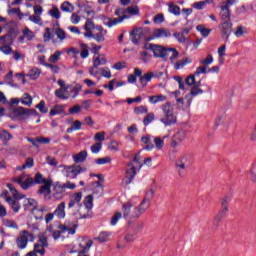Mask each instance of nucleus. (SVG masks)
<instances>
[{
    "mask_svg": "<svg viewBox=\"0 0 256 256\" xmlns=\"http://www.w3.org/2000/svg\"><path fill=\"white\" fill-rule=\"evenodd\" d=\"M143 157H141V153L138 152L131 162L127 164L126 168V185H131L133 183V179H135V175H137V171H141V168L143 167V163H141V160Z\"/></svg>",
    "mask_w": 256,
    "mask_h": 256,
    "instance_id": "f257e3e1",
    "label": "nucleus"
},
{
    "mask_svg": "<svg viewBox=\"0 0 256 256\" xmlns=\"http://www.w3.org/2000/svg\"><path fill=\"white\" fill-rule=\"evenodd\" d=\"M161 110L163 116L160 118V122L163 123L165 127H171V125H175L177 123V114H175V110L173 109L171 102L162 104Z\"/></svg>",
    "mask_w": 256,
    "mask_h": 256,
    "instance_id": "f03ea898",
    "label": "nucleus"
},
{
    "mask_svg": "<svg viewBox=\"0 0 256 256\" xmlns=\"http://www.w3.org/2000/svg\"><path fill=\"white\" fill-rule=\"evenodd\" d=\"M154 195H155V191L153 189H149L146 192L145 197L142 200V202L140 203V205L133 209L132 217H141V215H143V213L146 212L148 207H150L151 201H152Z\"/></svg>",
    "mask_w": 256,
    "mask_h": 256,
    "instance_id": "7ed1b4c3",
    "label": "nucleus"
},
{
    "mask_svg": "<svg viewBox=\"0 0 256 256\" xmlns=\"http://www.w3.org/2000/svg\"><path fill=\"white\" fill-rule=\"evenodd\" d=\"M7 187L8 189H10V193H12V196L14 197V199L8 196L5 198V201L6 203H9L14 213H19V209H21V204L19 203V201H17V199H24L25 195L19 193V191H17V189L15 188V186H13V184H8Z\"/></svg>",
    "mask_w": 256,
    "mask_h": 256,
    "instance_id": "20e7f679",
    "label": "nucleus"
},
{
    "mask_svg": "<svg viewBox=\"0 0 256 256\" xmlns=\"http://www.w3.org/2000/svg\"><path fill=\"white\" fill-rule=\"evenodd\" d=\"M232 201L231 195H224L220 199V205L222 209L214 216L213 225L214 227H218L221 219L229 213V203Z\"/></svg>",
    "mask_w": 256,
    "mask_h": 256,
    "instance_id": "39448f33",
    "label": "nucleus"
},
{
    "mask_svg": "<svg viewBox=\"0 0 256 256\" xmlns=\"http://www.w3.org/2000/svg\"><path fill=\"white\" fill-rule=\"evenodd\" d=\"M78 225L75 222L66 221L64 224L58 226L59 230L53 231L52 237L57 240L61 237V233H68V235H75Z\"/></svg>",
    "mask_w": 256,
    "mask_h": 256,
    "instance_id": "423d86ee",
    "label": "nucleus"
},
{
    "mask_svg": "<svg viewBox=\"0 0 256 256\" xmlns=\"http://www.w3.org/2000/svg\"><path fill=\"white\" fill-rule=\"evenodd\" d=\"M237 3V0H226L220 2L218 8L220 9V21H231V7Z\"/></svg>",
    "mask_w": 256,
    "mask_h": 256,
    "instance_id": "0eeeda50",
    "label": "nucleus"
},
{
    "mask_svg": "<svg viewBox=\"0 0 256 256\" xmlns=\"http://www.w3.org/2000/svg\"><path fill=\"white\" fill-rule=\"evenodd\" d=\"M126 13V10L123 8L117 9L115 15H117L118 18H106L104 19V25H106V27H115V25L123 23L125 19H129V16Z\"/></svg>",
    "mask_w": 256,
    "mask_h": 256,
    "instance_id": "6e6552de",
    "label": "nucleus"
},
{
    "mask_svg": "<svg viewBox=\"0 0 256 256\" xmlns=\"http://www.w3.org/2000/svg\"><path fill=\"white\" fill-rule=\"evenodd\" d=\"M60 167H64L63 174L68 179H77V175H81V173H83V171H85V168H83L77 164H73L71 166L60 165Z\"/></svg>",
    "mask_w": 256,
    "mask_h": 256,
    "instance_id": "1a4fd4ad",
    "label": "nucleus"
},
{
    "mask_svg": "<svg viewBox=\"0 0 256 256\" xmlns=\"http://www.w3.org/2000/svg\"><path fill=\"white\" fill-rule=\"evenodd\" d=\"M34 240L35 237H33V234L29 233V231L24 230L19 233V236L16 239V245L18 249H25L27 247V243Z\"/></svg>",
    "mask_w": 256,
    "mask_h": 256,
    "instance_id": "9d476101",
    "label": "nucleus"
},
{
    "mask_svg": "<svg viewBox=\"0 0 256 256\" xmlns=\"http://www.w3.org/2000/svg\"><path fill=\"white\" fill-rule=\"evenodd\" d=\"M175 167L179 177H183L184 171H187L189 167V156L184 154L176 159Z\"/></svg>",
    "mask_w": 256,
    "mask_h": 256,
    "instance_id": "9b49d317",
    "label": "nucleus"
},
{
    "mask_svg": "<svg viewBox=\"0 0 256 256\" xmlns=\"http://www.w3.org/2000/svg\"><path fill=\"white\" fill-rule=\"evenodd\" d=\"M14 183H18V185L21 187V189H24V191H27L33 184V178L27 177V174H21L20 176L13 179Z\"/></svg>",
    "mask_w": 256,
    "mask_h": 256,
    "instance_id": "f8f14e48",
    "label": "nucleus"
},
{
    "mask_svg": "<svg viewBox=\"0 0 256 256\" xmlns=\"http://www.w3.org/2000/svg\"><path fill=\"white\" fill-rule=\"evenodd\" d=\"M144 49L152 51L155 57L167 58V49L155 44H145Z\"/></svg>",
    "mask_w": 256,
    "mask_h": 256,
    "instance_id": "ddd939ff",
    "label": "nucleus"
},
{
    "mask_svg": "<svg viewBox=\"0 0 256 256\" xmlns=\"http://www.w3.org/2000/svg\"><path fill=\"white\" fill-rule=\"evenodd\" d=\"M93 247V240L89 238H82L79 243V251L78 256H89L87 253H89V250Z\"/></svg>",
    "mask_w": 256,
    "mask_h": 256,
    "instance_id": "4468645a",
    "label": "nucleus"
},
{
    "mask_svg": "<svg viewBox=\"0 0 256 256\" xmlns=\"http://www.w3.org/2000/svg\"><path fill=\"white\" fill-rule=\"evenodd\" d=\"M223 23L220 24L219 29L222 32V37L225 41H229L231 37V31H233V23L231 20H222Z\"/></svg>",
    "mask_w": 256,
    "mask_h": 256,
    "instance_id": "2eb2a0df",
    "label": "nucleus"
},
{
    "mask_svg": "<svg viewBox=\"0 0 256 256\" xmlns=\"http://www.w3.org/2000/svg\"><path fill=\"white\" fill-rule=\"evenodd\" d=\"M49 247V242L45 235L38 236V242L34 244V251L40 255H45V248Z\"/></svg>",
    "mask_w": 256,
    "mask_h": 256,
    "instance_id": "dca6fc26",
    "label": "nucleus"
},
{
    "mask_svg": "<svg viewBox=\"0 0 256 256\" xmlns=\"http://www.w3.org/2000/svg\"><path fill=\"white\" fill-rule=\"evenodd\" d=\"M163 37H171V31L167 28H157L152 32V36L147 38V41H152V39H161Z\"/></svg>",
    "mask_w": 256,
    "mask_h": 256,
    "instance_id": "f3484780",
    "label": "nucleus"
},
{
    "mask_svg": "<svg viewBox=\"0 0 256 256\" xmlns=\"http://www.w3.org/2000/svg\"><path fill=\"white\" fill-rule=\"evenodd\" d=\"M186 137L187 132L185 130H178L172 138L171 147H177L179 143H183V141H185Z\"/></svg>",
    "mask_w": 256,
    "mask_h": 256,
    "instance_id": "a211bd4d",
    "label": "nucleus"
},
{
    "mask_svg": "<svg viewBox=\"0 0 256 256\" xmlns=\"http://www.w3.org/2000/svg\"><path fill=\"white\" fill-rule=\"evenodd\" d=\"M96 31L97 32H92V36L89 38L95 39L97 43H101L105 41V35H107V30L103 29L102 26H96Z\"/></svg>",
    "mask_w": 256,
    "mask_h": 256,
    "instance_id": "6ab92c4d",
    "label": "nucleus"
},
{
    "mask_svg": "<svg viewBox=\"0 0 256 256\" xmlns=\"http://www.w3.org/2000/svg\"><path fill=\"white\" fill-rule=\"evenodd\" d=\"M81 199H83V193L76 192L70 197V202L68 203V209H73V207H79L81 205Z\"/></svg>",
    "mask_w": 256,
    "mask_h": 256,
    "instance_id": "aec40b11",
    "label": "nucleus"
},
{
    "mask_svg": "<svg viewBox=\"0 0 256 256\" xmlns=\"http://www.w3.org/2000/svg\"><path fill=\"white\" fill-rule=\"evenodd\" d=\"M53 194H52V197L54 199H56V201H59L61 199H63V193H65V188L63 187V184L57 182L55 185H54V189H53Z\"/></svg>",
    "mask_w": 256,
    "mask_h": 256,
    "instance_id": "412c9836",
    "label": "nucleus"
},
{
    "mask_svg": "<svg viewBox=\"0 0 256 256\" xmlns=\"http://www.w3.org/2000/svg\"><path fill=\"white\" fill-rule=\"evenodd\" d=\"M162 76H163V72H160L158 74L153 72H147L146 74L140 77V83L142 87H145L153 77H162Z\"/></svg>",
    "mask_w": 256,
    "mask_h": 256,
    "instance_id": "4be33fe9",
    "label": "nucleus"
},
{
    "mask_svg": "<svg viewBox=\"0 0 256 256\" xmlns=\"http://www.w3.org/2000/svg\"><path fill=\"white\" fill-rule=\"evenodd\" d=\"M201 93H203V90L199 89V86H194L191 91L190 94L186 95L185 99H186V107H189L193 101V98L191 97H197V95H201Z\"/></svg>",
    "mask_w": 256,
    "mask_h": 256,
    "instance_id": "5701e85b",
    "label": "nucleus"
},
{
    "mask_svg": "<svg viewBox=\"0 0 256 256\" xmlns=\"http://www.w3.org/2000/svg\"><path fill=\"white\" fill-rule=\"evenodd\" d=\"M76 207L77 209L74 213V217H76V219H87V217H89V210L85 206L80 204Z\"/></svg>",
    "mask_w": 256,
    "mask_h": 256,
    "instance_id": "b1692460",
    "label": "nucleus"
},
{
    "mask_svg": "<svg viewBox=\"0 0 256 256\" xmlns=\"http://www.w3.org/2000/svg\"><path fill=\"white\" fill-rule=\"evenodd\" d=\"M51 183V180L44 182V185L38 190V194L44 195V199H49V195H51Z\"/></svg>",
    "mask_w": 256,
    "mask_h": 256,
    "instance_id": "393cba45",
    "label": "nucleus"
},
{
    "mask_svg": "<svg viewBox=\"0 0 256 256\" xmlns=\"http://www.w3.org/2000/svg\"><path fill=\"white\" fill-rule=\"evenodd\" d=\"M93 29H95V31L97 30V26H95V23H93L91 21V19H87L86 23L84 25V31H86L84 33V37H93Z\"/></svg>",
    "mask_w": 256,
    "mask_h": 256,
    "instance_id": "a878e982",
    "label": "nucleus"
},
{
    "mask_svg": "<svg viewBox=\"0 0 256 256\" xmlns=\"http://www.w3.org/2000/svg\"><path fill=\"white\" fill-rule=\"evenodd\" d=\"M131 41L134 45H138L139 40L143 39V28H138L130 33Z\"/></svg>",
    "mask_w": 256,
    "mask_h": 256,
    "instance_id": "bb28decb",
    "label": "nucleus"
},
{
    "mask_svg": "<svg viewBox=\"0 0 256 256\" xmlns=\"http://www.w3.org/2000/svg\"><path fill=\"white\" fill-rule=\"evenodd\" d=\"M132 208H133V203L131 202H126L122 205L124 219H127V217H134L133 210L131 211ZM135 217H139V216H135Z\"/></svg>",
    "mask_w": 256,
    "mask_h": 256,
    "instance_id": "cd10ccee",
    "label": "nucleus"
},
{
    "mask_svg": "<svg viewBox=\"0 0 256 256\" xmlns=\"http://www.w3.org/2000/svg\"><path fill=\"white\" fill-rule=\"evenodd\" d=\"M148 100H149V103H151V105H157V103H163L164 101H167V96L163 94H158V95L150 96Z\"/></svg>",
    "mask_w": 256,
    "mask_h": 256,
    "instance_id": "c85d7f7f",
    "label": "nucleus"
},
{
    "mask_svg": "<svg viewBox=\"0 0 256 256\" xmlns=\"http://www.w3.org/2000/svg\"><path fill=\"white\" fill-rule=\"evenodd\" d=\"M54 215L58 219H65V202H61L54 210Z\"/></svg>",
    "mask_w": 256,
    "mask_h": 256,
    "instance_id": "c756f323",
    "label": "nucleus"
},
{
    "mask_svg": "<svg viewBox=\"0 0 256 256\" xmlns=\"http://www.w3.org/2000/svg\"><path fill=\"white\" fill-rule=\"evenodd\" d=\"M141 141L144 143V145H146L143 148L145 151H153V149H155V145L151 143V136H142Z\"/></svg>",
    "mask_w": 256,
    "mask_h": 256,
    "instance_id": "7c9ffc66",
    "label": "nucleus"
},
{
    "mask_svg": "<svg viewBox=\"0 0 256 256\" xmlns=\"http://www.w3.org/2000/svg\"><path fill=\"white\" fill-rule=\"evenodd\" d=\"M0 139L4 143V145H7L11 139H13V135L9 133V131L3 129L0 130Z\"/></svg>",
    "mask_w": 256,
    "mask_h": 256,
    "instance_id": "2f4dec72",
    "label": "nucleus"
},
{
    "mask_svg": "<svg viewBox=\"0 0 256 256\" xmlns=\"http://www.w3.org/2000/svg\"><path fill=\"white\" fill-rule=\"evenodd\" d=\"M75 163H83L87 159V151L83 150L72 156Z\"/></svg>",
    "mask_w": 256,
    "mask_h": 256,
    "instance_id": "473e14b6",
    "label": "nucleus"
},
{
    "mask_svg": "<svg viewBox=\"0 0 256 256\" xmlns=\"http://www.w3.org/2000/svg\"><path fill=\"white\" fill-rule=\"evenodd\" d=\"M166 57H170V61L174 65L175 61H177V57H179V52H177L175 48H168Z\"/></svg>",
    "mask_w": 256,
    "mask_h": 256,
    "instance_id": "72a5a7b5",
    "label": "nucleus"
},
{
    "mask_svg": "<svg viewBox=\"0 0 256 256\" xmlns=\"http://www.w3.org/2000/svg\"><path fill=\"white\" fill-rule=\"evenodd\" d=\"M192 61L193 60H191V58H183L182 60L174 63V69L176 70L183 69L185 65H189V63H192Z\"/></svg>",
    "mask_w": 256,
    "mask_h": 256,
    "instance_id": "f704fd0d",
    "label": "nucleus"
},
{
    "mask_svg": "<svg viewBox=\"0 0 256 256\" xmlns=\"http://www.w3.org/2000/svg\"><path fill=\"white\" fill-rule=\"evenodd\" d=\"M24 207L29 211H35V209H37V201H35V199L28 198L25 200Z\"/></svg>",
    "mask_w": 256,
    "mask_h": 256,
    "instance_id": "c9c22d12",
    "label": "nucleus"
},
{
    "mask_svg": "<svg viewBox=\"0 0 256 256\" xmlns=\"http://www.w3.org/2000/svg\"><path fill=\"white\" fill-rule=\"evenodd\" d=\"M61 11H64V13H73L75 10V6L71 4L69 1H65L60 6Z\"/></svg>",
    "mask_w": 256,
    "mask_h": 256,
    "instance_id": "e433bc0d",
    "label": "nucleus"
},
{
    "mask_svg": "<svg viewBox=\"0 0 256 256\" xmlns=\"http://www.w3.org/2000/svg\"><path fill=\"white\" fill-rule=\"evenodd\" d=\"M234 35L238 38L245 37L247 35V27L243 25L237 26L234 30Z\"/></svg>",
    "mask_w": 256,
    "mask_h": 256,
    "instance_id": "4c0bfd02",
    "label": "nucleus"
},
{
    "mask_svg": "<svg viewBox=\"0 0 256 256\" xmlns=\"http://www.w3.org/2000/svg\"><path fill=\"white\" fill-rule=\"evenodd\" d=\"M46 181H48V180L43 178V174L38 172V173H36L34 179L32 178L31 187H33V185H42V183H46Z\"/></svg>",
    "mask_w": 256,
    "mask_h": 256,
    "instance_id": "58836bf2",
    "label": "nucleus"
},
{
    "mask_svg": "<svg viewBox=\"0 0 256 256\" xmlns=\"http://www.w3.org/2000/svg\"><path fill=\"white\" fill-rule=\"evenodd\" d=\"M168 7V11L169 13H172V15H181V8L178 5H175L173 2H169Z\"/></svg>",
    "mask_w": 256,
    "mask_h": 256,
    "instance_id": "ea45409f",
    "label": "nucleus"
},
{
    "mask_svg": "<svg viewBox=\"0 0 256 256\" xmlns=\"http://www.w3.org/2000/svg\"><path fill=\"white\" fill-rule=\"evenodd\" d=\"M41 75V71L39 70V68H32L28 74L27 77H29V79H31L32 81H35V79H39V76Z\"/></svg>",
    "mask_w": 256,
    "mask_h": 256,
    "instance_id": "a19ab883",
    "label": "nucleus"
},
{
    "mask_svg": "<svg viewBox=\"0 0 256 256\" xmlns=\"http://www.w3.org/2000/svg\"><path fill=\"white\" fill-rule=\"evenodd\" d=\"M110 237H111V232L104 231L99 234V236L96 238V241H99V243H107Z\"/></svg>",
    "mask_w": 256,
    "mask_h": 256,
    "instance_id": "79ce46f5",
    "label": "nucleus"
},
{
    "mask_svg": "<svg viewBox=\"0 0 256 256\" xmlns=\"http://www.w3.org/2000/svg\"><path fill=\"white\" fill-rule=\"evenodd\" d=\"M153 141H154V147L158 151H161V149H163V147H165V141L161 137H158V136L154 137Z\"/></svg>",
    "mask_w": 256,
    "mask_h": 256,
    "instance_id": "37998d69",
    "label": "nucleus"
},
{
    "mask_svg": "<svg viewBox=\"0 0 256 256\" xmlns=\"http://www.w3.org/2000/svg\"><path fill=\"white\" fill-rule=\"evenodd\" d=\"M22 33L25 39H27V41H32L33 39H35V32L31 31V29L27 27L23 29Z\"/></svg>",
    "mask_w": 256,
    "mask_h": 256,
    "instance_id": "c03bdc74",
    "label": "nucleus"
},
{
    "mask_svg": "<svg viewBox=\"0 0 256 256\" xmlns=\"http://www.w3.org/2000/svg\"><path fill=\"white\" fill-rule=\"evenodd\" d=\"M17 113H18V115H38L37 110L25 109V108H18Z\"/></svg>",
    "mask_w": 256,
    "mask_h": 256,
    "instance_id": "a18cd8bd",
    "label": "nucleus"
},
{
    "mask_svg": "<svg viewBox=\"0 0 256 256\" xmlns=\"http://www.w3.org/2000/svg\"><path fill=\"white\" fill-rule=\"evenodd\" d=\"M154 121H155V113L151 112L144 117L143 124L145 127H147L148 125H151V123H153Z\"/></svg>",
    "mask_w": 256,
    "mask_h": 256,
    "instance_id": "49530a36",
    "label": "nucleus"
},
{
    "mask_svg": "<svg viewBox=\"0 0 256 256\" xmlns=\"http://www.w3.org/2000/svg\"><path fill=\"white\" fill-rule=\"evenodd\" d=\"M107 63V58L105 56H98L93 59L94 67H99L101 65H105Z\"/></svg>",
    "mask_w": 256,
    "mask_h": 256,
    "instance_id": "de8ad7c7",
    "label": "nucleus"
},
{
    "mask_svg": "<svg viewBox=\"0 0 256 256\" xmlns=\"http://www.w3.org/2000/svg\"><path fill=\"white\" fill-rule=\"evenodd\" d=\"M84 207L88 210L91 211L93 209V195H88L84 199Z\"/></svg>",
    "mask_w": 256,
    "mask_h": 256,
    "instance_id": "09e8293b",
    "label": "nucleus"
},
{
    "mask_svg": "<svg viewBox=\"0 0 256 256\" xmlns=\"http://www.w3.org/2000/svg\"><path fill=\"white\" fill-rule=\"evenodd\" d=\"M65 108L61 105H56L54 108L50 110L51 117L55 115H61V113H64Z\"/></svg>",
    "mask_w": 256,
    "mask_h": 256,
    "instance_id": "8fccbe9b",
    "label": "nucleus"
},
{
    "mask_svg": "<svg viewBox=\"0 0 256 256\" xmlns=\"http://www.w3.org/2000/svg\"><path fill=\"white\" fill-rule=\"evenodd\" d=\"M61 51L54 52L48 59L49 63H58L61 60Z\"/></svg>",
    "mask_w": 256,
    "mask_h": 256,
    "instance_id": "3c124183",
    "label": "nucleus"
},
{
    "mask_svg": "<svg viewBox=\"0 0 256 256\" xmlns=\"http://www.w3.org/2000/svg\"><path fill=\"white\" fill-rule=\"evenodd\" d=\"M33 165H35V162L33 161V158H27L26 162L21 166L18 167V171H21L23 169H31V167H33Z\"/></svg>",
    "mask_w": 256,
    "mask_h": 256,
    "instance_id": "603ef678",
    "label": "nucleus"
},
{
    "mask_svg": "<svg viewBox=\"0 0 256 256\" xmlns=\"http://www.w3.org/2000/svg\"><path fill=\"white\" fill-rule=\"evenodd\" d=\"M49 15H51L54 19H61V11L57 6H53L51 10H49Z\"/></svg>",
    "mask_w": 256,
    "mask_h": 256,
    "instance_id": "864d4df0",
    "label": "nucleus"
},
{
    "mask_svg": "<svg viewBox=\"0 0 256 256\" xmlns=\"http://www.w3.org/2000/svg\"><path fill=\"white\" fill-rule=\"evenodd\" d=\"M186 85H189V87H199L201 85V82H195V75H189L186 79Z\"/></svg>",
    "mask_w": 256,
    "mask_h": 256,
    "instance_id": "5fc2aeb1",
    "label": "nucleus"
},
{
    "mask_svg": "<svg viewBox=\"0 0 256 256\" xmlns=\"http://www.w3.org/2000/svg\"><path fill=\"white\" fill-rule=\"evenodd\" d=\"M63 88H60V89H57L55 91V96L58 98V99H63L64 101H66V99H69V97H71V94H64L63 93Z\"/></svg>",
    "mask_w": 256,
    "mask_h": 256,
    "instance_id": "6e6d98bb",
    "label": "nucleus"
},
{
    "mask_svg": "<svg viewBox=\"0 0 256 256\" xmlns=\"http://www.w3.org/2000/svg\"><path fill=\"white\" fill-rule=\"evenodd\" d=\"M55 35L60 41H65V39H67V34L61 28L55 29Z\"/></svg>",
    "mask_w": 256,
    "mask_h": 256,
    "instance_id": "4d7b16f0",
    "label": "nucleus"
},
{
    "mask_svg": "<svg viewBox=\"0 0 256 256\" xmlns=\"http://www.w3.org/2000/svg\"><path fill=\"white\" fill-rule=\"evenodd\" d=\"M32 103H33V98L31 97V95L27 93L24 94L22 97V104L27 105V107H31Z\"/></svg>",
    "mask_w": 256,
    "mask_h": 256,
    "instance_id": "13d9d810",
    "label": "nucleus"
},
{
    "mask_svg": "<svg viewBox=\"0 0 256 256\" xmlns=\"http://www.w3.org/2000/svg\"><path fill=\"white\" fill-rule=\"evenodd\" d=\"M3 225L5 227H8L10 229H19V226L17 225V222L13 220L6 219L3 221Z\"/></svg>",
    "mask_w": 256,
    "mask_h": 256,
    "instance_id": "bf43d9fd",
    "label": "nucleus"
},
{
    "mask_svg": "<svg viewBox=\"0 0 256 256\" xmlns=\"http://www.w3.org/2000/svg\"><path fill=\"white\" fill-rule=\"evenodd\" d=\"M71 94L70 97H72V99H75V97H77V95H79V92L81 91L82 87L81 85H76L74 87L71 86Z\"/></svg>",
    "mask_w": 256,
    "mask_h": 256,
    "instance_id": "052dcab7",
    "label": "nucleus"
},
{
    "mask_svg": "<svg viewBox=\"0 0 256 256\" xmlns=\"http://www.w3.org/2000/svg\"><path fill=\"white\" fill-rule=\"evenodd\" d=\"M121 217H123V214L121 212H116L111 218L110 225H112V226L117 225V223H118L119 219H121Z\"/></svg>",
    "mask_w": 256,
    "mask_h": 256,
    "instance_id": "680f3d73",
    "label": "nucleus"
},
{
    "mask_svg": "<svg viewBox=\"0 0 256 256\" xmlns=\"http://www.w3.org/2000/svg\"><path fill=\"white\" fill-rule=\"evenodd\" d=\"M196 29L199 31V33H201L203 37H209V33H211V30L204 28L203 25L197 26Z\"/></svg>",
    "mask_w": 256,
    "mask_h": 256,
    "instance_id": "e2e57ef3",
    "label": "nucleus"
},
{
    "mask_svg": "<svg viewBox=\"0 0 256 256\" xmlns=\"http://www.w3.org/2000/svg\"><path fill=\"white\" fill-rule=\"evenodd\" d=\"M148 111H149V109L147 108V106H138V107L134 108V113L136 115H144Z\"/></svg>",
    "mask_w": 256,
    "mask_h": 256,
    "instance_id": "0e129e2a",
    "label": "nucleus"
},
{
    "mask_svg": "<svg viewBox=\"0 0 256 256\" xmlns=\"http://www.w3.org/2000/svg\"><path fill=\"white\" fill-rule=\"evenodd\" d=\"M80 47L82 49L80 57L82 59H87L89 57V49L87 48L86 44H81Z\"/></svg>",
    "mask_w": 256,
    "mask_h": 256,
    "instance_id": "69168bd1",
    "label": "nucleus"
},
{
    "mask_svg": "<svg viewBox=\"0 0 256 256\" xmlns=\"http://www.w3.org/2000/svg\"><path fill=\"white\" fill-rule=\"evenodd\" d=\"M227 51V47L225 45H222L218 48V55L220 57L219 61L220 63H223V57H225Z\"/></svg>",
    "mask_w": 256,
    "mask_h": 256,
    "instance_id": "338daca9",
    "label": "nucleus"
},
{
    "mask_svg": "<svg viewBox=\"0 0 256 256\" xmlns=\"http://www.w3.org/2000/svg\"><path fill=\"white\" fill-rule=\"evenodd\" d=\"M250 179L251 181H256V161L252 164V167L250 168Z\"/></svg>",
    "mask_w": 256,
    "mask_h": 256,
    "instance_id": "774afa93",
    "label": "nucleus"
}]
</instances>
